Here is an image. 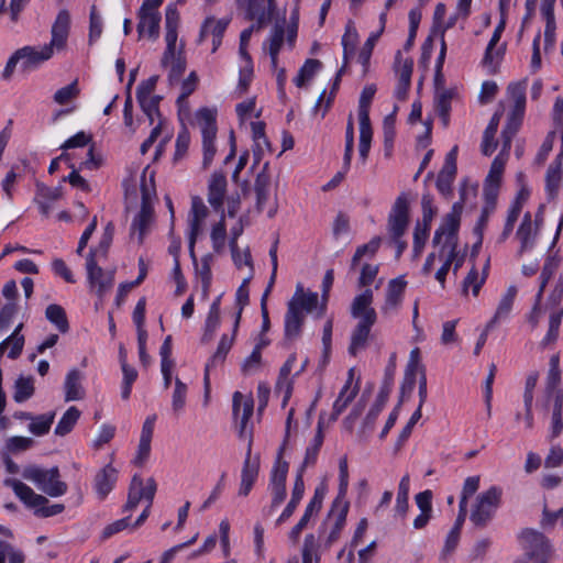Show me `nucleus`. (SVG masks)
Returning a JSON list of instances; mask_svg holds the SVG:
<instances>
[{
    "instance_id": "obj_9",
    "label": "nucleus",
    "mask_w": 563,
    "mask_h": 563,
    "mask_svg": "<svg viewBox=\"0 0 563 563\" xmlns=\"http://www.w3.org/2000/svg\"><path fill=\"white\" fill-rule=\"evenodd\" d=\"M374 294L366 288L362 294L355 296L351 305V316L358 319L356 325L371 330L377 321V313L372 307Z\"/></svg>"
},
{
    "instance_id": "obj_13",
    "label": "nucleus",
    "mask_w": 563,
    "mask_h": 563,
    "mask_svg": "<svg viewBox=\"0 0 563 563\" xmlns=\"http://www.w3.org/2000/svg\"><path fill=\"white\" fill-rule=\"evenodd\" d=\"M465 189L461 190V200L455 202L452 207V211L448 213L442 224L435 230L432 244L434 246L442 243V238H457L460 229L461 213L463 210Z\"/></svg>"
},
{
    "instance_id": "obj_12",
    "label": "nucleus",
    "mask_w": 563,
    "mask_h": 563,
    "mask_svg": "<svg viewBox=\"0 0 563 563\" xmlns=\"http://www.w3.org/2000/svg\"><path fill=\"white\" fill-rule=\"evenodd\" d=\"M178 25H179V12L176 4H168L165 10V41L166 49L162 58V65L167 66L169 58H174L176 53V42L178 37Z\"/></svg>"
},
{
    "instance_id": "obj_11",
    "label": "nucleus",
    "mask_w": 563,
    "mask_h": 563,
    "mask_svg": "<svg viewBox=\"0 0 563 563\" xmlns=\"http://www.w3.org/2000/svg\"><path fill=\"white\" fill-rule=\"evenodd\" d=\"M142 191V202L141 209L139 213L133 219L131 224V235L137 233L139 243H143L144 236L153 221L154 218V209L152 205L151 194L146 187V184L143 183L141 187Z\"/></svg>"
},
{
    "instance_id": "obj_26",
    "label": "nucleus",
    "mask_w": 563,
    "mask_h": 563,
    "mask_svg": "<svg viewBox=\"0 0 563 563\" xmlns=\"http://www.w3.org/2000/svg\"><path fill=\"white\" fill-rule=\"evenodd\" d=\"M353 374H354V369L351 368L349 371V378L333 404L332 413H331V420H333V421L339 418V416L346 409V407L353 401V399L356 397V395L358 393L357 385H355L353 388H351L352 380H353Z\"/></svg>"
},
{
    "instance_id": "obj_10",
    "label": "nucleus",
    "mask_w": 563,
    "mask_h": 563,
    "mask_svg": "<svg viewBox=\"0 0 563 563\" xmlns=\"http://www.w3.org/2000/svg\"><path fill=\"white\" fill-rule=\"evenodd\" d=\"M157 485L153 477H150L144 486L142 477L135 474L130 484L128 500L123 507V511L135 509L142 498L152 505Z\"/></svg>"
},
{
    "instance_id": "obj_39",
    "label": "nucleus",
    "mask_w": 563,
    "mask_h": 563,
    "mask_svg": "<svg viewBox=\"0 0 563 563\" xmlns=\"http://www.w3.org/2000/svg\"><path fill=\"white\" fill-rule=\"evenodd\" d=\"M358 43V33L350 21L345 26V33L342 36L343 46V64L349 63L350 58L354 56L356 45Z\"/></svg>"
},
{
    "instance_id": "obj_54",
    "label": "nucleus",
    "mask_w": 563,
    "mask_h": 563,
    "mask_svg": "<svg viewBox=\"0 0 563 563\" xmlns=\"http://www.w3.org/2000/svg\"><path fill=\"white\" fill-rule=\"evenodd\" d=\"M457 243H459V238L444 236V242L441 244L440 256H443L446 251H448V254H446L444 263L442 264V266L440 268L444 269L448 273L451 268V265L456 260V256L459 253L457 252Z\"/></svg>"
},
{
    "instance_id": "obj_50",
    "label": "nucleus",
    "mask_w": 563,
    "mask_h": 563,
    "mask_svg": "<svg viewBox=\"0 0 563 563\" xmlns=\"http://www.w3.org/2000/svg\"><path fill=\"white\" fill-rule=\"evenodd\" d=\"M371 330L365 329V327L355 325L351 333V341L349 345V353L353 356H356L361 350H364L367 345V340L369 338Z\"/></svg>"
},
{
    "instance_id": "obj_59",
    "label": "nucleus",
    "mask_w": 563,
    "mask_h": 563,
    "mask_svg": "<svg viewBox=\"0 0 563 563\" xmlns=\"http://www.w3.org/2000/svg\"><path fill=\"white\" fill-rule=\"evenodd\" d=\"M187 397V385L183 383L178 377L175 379V389L172 398V408L174 412L179 413L185 405Z\"/></svg>"
},
{
    "instance_id": "obj_5",
    "label": "nucleus",
    "mask_w": 563,
    "mask_h": 563,
    "mask_svg": "<svg viewBox=\"0 0 563 563\" xmlns=\"http://www.w3.org/2000/svg\"><path fill=\"white\" fill-rule=\"evenodd\" d=\"M520 543L533 563H549L552 549L545 536L533 529H523L519 534Z\"/></svg>"
},
{
    "instance_id": "obj_28",
    "label": "nucleus",
    "mask_w": 563,
    "mask_h": 563,
    "mask_svg": "<svg viewBox=\"0 0 563 563\" xmlns=\"http://www.w3.org/2000/svg\"><path fill=\"white\" fill-rule=\"evenodd\" d=\"M82 374L77 368L68 372L64 383L65 401L80 400L85 397Z\"/></svg>"
},
{
    "instance_id": "obj_1",
    "label": "nucleus",
    "mask_w": 563,
    "mask_h": 563,
    "mask_svg": "<svg viewBox=\"0 0 563 563\" xmlns=\"http://www.w3.org/2000/svg\"><path fill=\"white\" fill-rule=\"evenodd\" d=\"M4 485L11 487L16 497L27 507L34 509V515L40 518H48L64 511L63 504L48 505V499L36 494L31 487L15 478L4 479Z\"/></svg>"
},
{
    "instance_id": "obj_18",
    "label": "nucleus",
    "mask_w": 563,
    "mask_h": 563,
    "mask_svg": "<svg viewBox=\"0 0 563 563\" xmlns=\"http://www.w3.org/2000/svg\"><path fill=\"white\" fill-rule=\"evenodd\" d=\"M70 27V14L67 10L63 9L58 12L55 22L52 25V38L47 46L54 52V49L60 51L66 46V42L69 34Z\"/></svg>"
},
{
    "instance_id": "obj_29",
    "label": "nucleus",
    "mask_w": 563,
    "mask_h": 563,
    "mask_svg": "<svg viewBox=\"0 0 563 563\" xmlns=\"http://www.w3.org/2000/svg\"><path fill=\"white\" fill-rule=\"evenodd\" d=\"M161 13H147L139 11L137 33L143 36L147 33L152 40H157L161 30Z\"/></svg>"
},
{
    "instance_id": "obj_34",
    "label": "nucleus",
    "mask_w": 563,
    "mask_h": 563,
    "mask_svg": "<svg viewBox=\"0 0 563 563\" xmlns=\"http://www.w3.org/2000/svg\"><path fill=\"white\" fill-rule=\"evenodd\" d=\"M323 440L324 435L322 430V423L321 421H319L317 426V432L311 443L306 449L305 457L299 470L305 471L308 466L316 464L319 451L323 444Z\"/></svg>"
},
{
    "instance_id": "obj_31",
    "label": "nucleus",
    "mask_w": 563,
    "mask_h": 563,
    "mask_svg": "<svg viewBox=\"0 0 563 563\" xmlns=\"http://www.w3.org/2000/svg\"><path fill=\"white\" fill-rule=\"evenodd\" d=\"M305 319V314H298L294 311V308L286 310L284 321V336L286 341H295L301 335Z\"/></svg>"
},
{
    "instance_id": "obj_20",
    "label": "nucleus",
    "mask_w": 563,
    "mask_h": 563,
    "mask_svg": "<svg viewBox=\"0 0 563 563\" xmlns=\"http://www.w3.org/2000/svg\"><path fill=\"white\" fill-rule=\"evenodd\" d=\"M227 177L223 173H213L208 184V202L214 211L223 212V202L227 194Z\"/></svg>"
},
{
    "instance_id": "obj_52",
    "label": "nucleus",
    "mask_w": 563,
    "mask_h": 563,
    "mask_svg": "<svg viewBox=\"0 0 563 563\" xmlns=\"http://www.w3.org/2000/svg\"><path fill=\"white\" fill-rule=\"evenodd\" d=\"M253 140L255 142V148L253 150L255 164L261 161V140L265 142V147L271 151V143L265 135V123L263 121H256L251 123Z\"/></svg>"
},
{
    "instance_id": "obj_19",
    "label": "nucleus",
    "mask_w": 563,
    "mask_h": 563,
    "mask_svg": "<svg viewBox=\"0 0 563 563\" xmlns=\"http://www.w3.org/2000/svg\"><path fill=\"white\" fill-rule=\"evenodd\" d=\"M16 52L21 59V66L24 70H30L37 67L42 63L48 60L54 53L46 44L41 48H36L34 46H24L16 49Z\"/></svg>"
},
{
    "instance_id": "obj_2",
    "label": "nucleus",
    "mask_w": 563,
    "mask_h": 563,
    "mask_svg": "<svg viewBox=\"0 0 563 563\" xmlns=\"http://www.w3.org/2000/svg\"><path fill=\"white\" fill-rule=\"evenodd\" d=\"M23 478L33 482L42 492L51 497H58L67 492V484L59 479V468L54 466L44 470L37 465H29L22 472Z\"/></svg>"
},
{
    "instance_id": "obj_37",
    "label": "nucleus",
    "mask_w": 563,
    "mask_h": 563,
    "mask_svg": "<svg viewBox=\"0 0 563 563\" xmlns=\"http://www.w3.org/2000/svg\"><path fill=\"white\" fill-rule=\"evenodd\" d=\"M323 543L313 533H308L303 539L301 549L302 563H320V549Z\"/></svg>"
},
{
    "instance_id": "obj_14",
    "label": "nucleus",
    "mask_w": 563,
    "mask_h": 563,
    "mask_svg": "<svg viewBox=\"0 0 563 563\" xmlns=\"http://www.w3.org/2000/svg\"><path fill=\"white\" fill-rule=\"evenodd\" d=\"M86 268L91 287L96 289L99 297H102L113 285V274L98 266L92 251L88 253Z\"/></svg>"
},
{
    "instance_id": "obj_24",
    "label": "nucleus",
    "mask_w": 563,
    "mask_h": 563,
    "mask_svg": "<svg viewBox=\"0 0 563 563\" xmlns=\"http://www.w3.org/2000/svg\"><path fill=\"white\" fill-rule=\"evenodd\" d=\"M407 286V282L402 276L390 279L386 289V298L385 303L382 307V311L384 313H388L390 311L397 310L400 306L405 289Z\"/></svg>"
},
{
    "instance_id": "obj_36",
    "label": "nucleus",
    "mask_w": 563,
    "mask_h": 563,
    "mask_svg": "<svg viewBox=\"0 0 563 563\" xmlns=\"http://www.w3.org/2000/svg\"><path fill=\"white\" fill-rule=\"evenodd\" d=\"M505 18L506 16H501L500 22L498 23V25L495 27V30L493 32V35L490 37V41H489V43L486 47L485 54H484V58H483L484 65H490L494 62L495 56L498 57L504 54V51H505L504 45L498 47L495 53H494V48L500 41L501 34L505 30V26H506Z\"/></svg>"
},
{
    "instance_id": "obj_56",
    "label": "nucleus",
    "mask_w": 563,
    "mask_h": 563,
    "mask_svg": "<svg viewBox=\"0 0 563 563\" xmlns=\"http://www.w3.org/2000/svg\"><path fill=\"white\" fill-rule=\"evenodd\" d=\"M79 93L80 89L78 87V80L75 79L69 85L58 89L54 93L53 99L56 103L64 106L69 103L71 100L76 99L79 96Z\"/></svg>"
},
{
    "instance_id": "obj_17",
    "label": "nucleus",
    "mask_w": 563,
    "mask_h": 563,
    "mask_svg": "<svg viewBox=\"0 0 563 563\" xmlns=\"http://www.w3.org/2000/svg\"><path fill=\"white\" fill-rule=\"evenodd\" d=\"M230 19L207 18L200 29L199 43L203 42L209 35L212 36V53H214L222 43V37L229 26Z\"/></svg>"
},
{
    "instance_id": "obj_30",
    "label": "nucleus",
    "mask_w": 563,
    "mask_h": 563,
    "mask_svg": "<svg viewBox=\"0 0 563 563\" xmlns=\"http://www.w3.org/2000/svg\"><path fill=\"white\" fill-rule=\"evenodd\" d=\"M516 296H517L516 286H509L506 294L500 299L494 317L487 323L488 329H493L498 321L505 320L508 318V316L511 312Z\"/></svg>"
},
{
    "instance_id": "obj_64",
    "label": "nucleus",
    "mask_w": 563,
    "mask_h": 563,
    "mask_svg": "<svg viewBox=\"0 0 563 563\" xmlns=\"http://www.w3.org/2000/svg\"><path fill=\"white\" fill-rule=\"evenodd\" d=\"M379 37H380L379 33H372L358 53V57H357L358 63L362 64V66L365 69L367 68V66L369 64V59H371L373 49H374L375 44Z\"/></svg>"
},
{
    "instance_id": "obj_16",
    "label": "nucleus",
    "mask_w": 563,
    "mask_h": 563,
    "mask_svg": "<svg viewBox=\"0 0 563 563\" xmlns=\"http://www.w3.org/2000/svg\"><path fill=\"white\" fill-rule=\"evenodd\" d=\"M324 499V492L321 488H316L312 498L306 506L305 512L299 521L291 528L288 538L292 543H297L301 532L307 528L313 515H317L321 508Z\"/></svg>"
},
{
    "instance_id": "obj_8",
    "label": "nucleus",
    "mask_w": 563,
    "mask_h": 563,
    "mask_svg": "<svg viewBox=\"0 0 563 563\" xmlns=\"http://www.w3.org/2000/svg\"><path fill=\"white\" fill-rule=\"evenodd\" d=\"M395 372H396L395 355H393L389 360L388 365L385 368L383 383H382L379 393L376 397V400L373 404V406L371 407L369 411L367 412V415L364 419L365 427L373 428L377 417L384 409V407L389 398V395L391 393V389H393Z\"/></svg>"
},
{
    "instance_id": "obj_40",
    "label": "nucleus",
    "mask_w": 563,
    "mask_h": 563,
    "mask_svg": "<svg viewBox=\"0 0 563 563\" xmlns=\"http://www.w3.org/2000/svg\"><path fill=\"white\" fill-rule=\"evenodd\" d=\"M80 415L81 412L77 407H69L63 415V417L59 419L54 430V433L58 437H65L66 434L71 432L77 421L79 420Z\"/></svg>"
},
{
    "instance_id": "obj_45",
    "label": "nucleus",
    "mask_w": 563,
    "mask_h": 563,
    "mask_svg": "<svg viewBox=\"0 0 563 563\" xmlns=\"http://www.w3.org/2000/svg\"><path fill=\"white\" fill-rule=\"evenodd\" d=\"M252 277L253 275L250 274L249 277L244 278L235 294V305L238 307V312L234 320V332L238 331L243 309L249 305V284Z\"/></svg>"
},
{
    "instance_id": "obj_27",
    "label": "nucleus",
    "mask_w": 563,
    "mask_h": 563,
    "mask_svg": "<svg viewBox=\"0 0 563 563\" xmlns=\"http://www.w3.org/2000/svg\"><path fill=\"white\" fill-rule=\"evenodd\" d=\"M24 324L22 322L19 323L13 330V332L0 343V358L4 355L8 349L9 358L16 360L20 357L25 344V338L21 333Z\"/></svg>"
},
{
    "instance_id": "obj_25",
    "label": "nucleus",
    "mask_w": 563,
    "mask_h": 563,
    "mask_svg": "<svg viewBox=\"0 0 563 563\" xmlns=\"http://www.w3.org/2000/svg\"><path fill=\"white\" fill-rule=\"evenodd\" d=\"M117 479L118 472L111 464L106 465L96 474L93 487L100 500L106 499L113 489Z\"/></svg>"
},
{
    "instance_id": "obj_6",
    "label": "nucleus",
    "mask_w": 563,
    "mask_h": 563,
    "mask_svg": "<svg viewBox=\"0 0 563 563\" xmlns=\"http://www.w3.org/2000/svg\"><path fill=\"white\" fill-rule=\"evenodd\" d=\"M350 509L347 500L334 499L332 501L327 519L322 522L319 532L325 529L329 521H333L330 532L323 540L324 550H329L339 539L346 523V517Z\"/></svg>"
},
{
    "instance_id": "obj_23",
    "label": "nucleus",
    "mask_w": 563,
    "mask_h": 563,
    "mask_svg": "<svg viewBox=\"0 0 563 563\" xmlns=\"http://www.w3.org/2000/svg\"><path fill=\"white\" fill-rule=\"evenodd\" d=\"M260 471V460L258 457H251V444L249 445V450L243 463V467L241 471V484L239 488V495L246 497L253 488L254 483L257 479Z\"/></svg>"
},
{
    "instance_id": "obj_57",
    "label": "nucleus",
    "mask_w": 563,
    "mask_h": 563,
    "mask_svg": "<svg viewBox=\"0 0 563 563\" xmlns=\"http://www.w3.org/2000/svg\"><path fill=\"white\" fill-rule=\"evenodd\" d=\"M375 92V85H367L363 88L358 100V118H369V107Z\"/></svg>"
},
{
    "instance_id": "obj_35",
    "label": "nucleus",
    "mask_w": 563,
    "mask_h": 563,
    "mask_svg": "<svg viewBox=\"0 0 563 563\" xmlns=\"http://www.w3.org/2000/svg\"><path fill=\"white\" fill-rule=\"evenodd\" d=\"M268 163H266L263 167V170L257 174L254 183V190L256 194V208L258 211L263 210L264 205L266 203L269 196V186L271 178L266 173V168Z\"/></svg>"
},
{
    "instance_id": "obj_4",
    "label": "nucleus",
    "mask_w": 563,
    "mask_h": 563,
    "mask_svg": "<svg viewBox=\"0 0 563 563\" xmlns=\"http://www.w3.org/2000/svg\"><path fill=\"white\" fill-rule=\"evenodd\" d=\"M240 7L245 8L246 18L256 20V23L244 29L240 35V43L249 45L254 31H260L267 18V13L273 10L275 0H236Z\"/></svg>"
},
{
    "instance_id": "obj_48",
    "label": "nucleus",
    "mask_w": 563,
    "mask_h": 563,
    "mask_svg": "<svg viewBox=\"0 0 563 563\" xmlns=\"http://www.w3.org/2000/svg\"><path fill=\"white\" fill-rule=\"evenodd\" d=\"M210 238L213 251L216 253H221L225 247L227 240V224L224 212L221 213L219 222L212 227Z\"/></svg>"
},
{
    "instance_id": "obj_32",
    "label": "nucleus",
    "mask_w": 563,
    "mask_h": 563,
    "mask_svg": "<svg viewBox=\"0 0 563 563\" xmlns=\"http://www.w3.org/2000/svg\"><path fill=\"white\" fill-rule=\"evenodd\" d=\"M517 238L520 241L519 255L523 254L526 251L530 250L534 245V235L532 220L530 212H527L523 216V219L517 230Z\"/></svg>"
},
{
    "instance_id": "obj_49",
    "label": "nucleus",
    "mask_w": 563,
    "mask_h": 563,
    "mask_svg": "<svg viewBox=\"0 0 563 563\" xmlns=\"http://www.w3.org/2000/svg\"><path fill=\"white\" fill-rule=\"evenodd\" d=\"M322 63L319 59L309 58L305 62L295 77L294 82L297 87H303L307 81L313 78L316 73L321 68Z\"/></svg>"
},
{
    "instance_id": "obj_62",
    "label": "nucleus",
    "mask_w": 563,
    "mask_h": 563,
    "mask_svg": "<svg viewBox=\"0 0 563 563\" xmlns=\"http://www.w3.org/2000/svg\"><path fill=\"white\" fill-rule=\"evenodd\" d=\"M562 179V170L554 169V167H548L545 174V189L551 198L558 194Z\"/></svg>"
},
{
    "instance_id": "obj_33",
    "label": "nucleus",
    "mask_w": 563,
    "mask_h": 563,
    "mask_svg": "<svg viewBox=\"0 0 563 563\" xmlns=\"http://www.w3.org/2000/svg\"><path fill=\"white\" fill-rule=\"evenodd\" d=\"M196 119L201 130L202 137H216L217 112L209 108H201L196 113Z\"/></svg>"
},
{
    "instance_id": "obj_21",
    "label": "nucleus",
    "mask_w": 563,
    "mask_h": 563,
    "mask_svg": "<svg viewBox=\"0 0 563 563\" xmlns=\"http://www.w3.org/2000/svg\"><path fill=\"white\" fill-rule=\"evenodd\" d=\"M319 305V296L313 291H305L301 285H298L291 299L287 303V309L298 314L310 313Z\"/></svg>"
},
{
    "instance_id": "obj_53",
    "label": "nucleus",
    "mask_w": 563,
    "mask_h": 563,
    "mask_svg": "<svg viewBox=\"0 0 563 563\" xmlns=\"http://www.w3.org/2000/svg\"><path fill=\"white\" fill-rule=\"evenodd\" d=\"M395 70L398 76V81H404V84H411V75L413 71L412 58L402 59V54L400 51H398L395 55Z\"/></svg>"
},
{
    "instance_id": "obj_51",
    "label": "nucleus",
    "mask_w": 563,
    "mask_h": 563,
    "mask_svg": "<svg viewBox=\"0 0 563 563\" xmlns=\"http://www.w3.org/2000/svg\"><path fill=\"white\" fill-rule=\"evenodd\" d=\"M456 172L457 167H452L448 165H443V167L439 172L437 178V188L442 195L446 196L451 194L452 183L455 178Z\"/></svg>"
},
{
    "instance_id": "obj_38",
    "label": "nucleus",
    "mask_w": 563,
    "mask_h": 563,
    "mask_svg": "<svg viewBox=\"0 0 563 563\" xmlns=\"http://www.w3.org/2000/svg\"><path fill=\"white\" fill-rule=\"evenodd\" d=\"M285 448L284 445H280L276 461L274 463L271 478H269V485H279V486H286V479L288 474L289 464L287 461L283 460Z\"/></svg>"
},
{
    "instance_id": "obj_61",
    "label": "nucleus",
    "mask_w": 563,
    "mask_h": 563,
    "mask_svg": "<svg viewBox=\"0 0 563 563\" xmlns=\"http://www.w3.org/2000/svg\"><path fill=\"white\" fill-rule=\"evenodd\" d=\"M170 70L168 74L169 82L173 85L178 82L180 77L186 70V59L180 54L174 55V58H169Z\"/></svg>"
},
{
    "instance_id": "obj_55",
    "label": "nucleus",
    "mask_w": 563,
    "mask_h": 563,
    "mask_svg": "<svg viewBox=\"0 0 563 563\" xmlns=\"http://www.w3.org/2000/svg\"><path fill=\"white\" fill-rule=\"evenodd\" d=\"M484 284H485V276L479 277L478 271H477L475 264H473L471 271L468 272V274L466 275V277L464 278V280L462 283L463 295H467L468 288L472 287L473 295L477 296Z\"/></svg>"
},
{
    "instance_id": "obj_44",
    "label": "nucleus",
    "mask_w": 563,
    "mask_h": 563,
    "mask_svg": "<svg viewBox=\"0 0 563 563\" xmlns=\"http://www.w3.org/2000/svg\"><path fill=\"white\" fill-rule=\"evenodd\" d=\"M55 420V412L49 411L43 415L34 416L29 424V431L36 437L45 435L49 432Z\"/></svg>"
},
{
    "instance_id": "obj_7",
    "label": "nucleus",
    "mask_w": 563,
    "mask_h": 563,
    "mask_svg": "<svg viewBox=\"0 0 563 563\" xmlns=\"http://www.w3.org/2000/svg\"><path fill=\"white\" fill-rule=\"evenodd\" d=\"M409 195L401 192L388 214L387 230L390 239L402 238L409 225Z\"/></svg>"
},
{
    "instance_id": "obj_3",
    "label": "nucleus",
    "mask_w": 563,
    "mask_h": 563,
    "mask_svg": "<svg viewBox=\"0 0 563 563\" xmlns=\"http://www.w3.org/2000/svg\"><path fill=\"white\" fill-rule=\"evenodd\" d=\"M501 495V488L492 486L476 497L470 515V520L476 528L484 529L493 520L500 506Z\"/></svg>"
},
{
    "instance_id": "obj_58",
    "label": "nucleus",
    "mask_w": 563,
    "mask_h": 563,
    "mask_svg": "<svg viewBox=\"0 0 563 563\" xmlns=\"http://www.w3.org/2000/svg\"><path fill=\"white\" fill-rule=\"evenodd\" d=\"M478 487H479V476H470L465 479L463 488H462V493H461L460 504H459V508H461V512L465 511V509L467 507L468 498L477 492Z\"/></svg>"
},
{
    "instance_id": "obj_60",
    "label": "nucleus",
    "mask_w": 563,
    "mask_h": 563,
    "mask_svg": "<svg viewBox=\"0 0 563 563\" xmlns=\"http://www.w3.org/2000/svg\"><path fill=\"white\" fill-rule=\"evenodd\" d=\"M235 333L236 332L233 331V335L231 338H229L227 334H223L221 336V340L218 344V349L211 356L209 363H211L212 365H217L218 363L224 362L227 354L232 347Z\"/></svg>"
},
{
    "instance_id": "obj_47",
    "label": "nucleus",
    "mask_w": 563,
    "mask_h": 563,
    "mask_svg": "<svg viewBox=\"0 0 563 563\" xmlns=\"http://www.w3.org/2000/svg\"><path fill=\"white\" fill-rule=\"evenodd\" d=\"M380 242L382 239L379 236H374L368 243L360 245L352 257L351 269H355L363 257L373 258L380 246Z\"/></svg>"
},
{
    "instance_id": "obj_42",
    "label": "nucleus",
    "mask_w": 563,
    "mask_h": 563,
    "mask_svg": "<svg viewBox=\"0 0 563 563\" xmlns=\"http://www.w3.org/2000/svg\"><path fill=\"white\" fill-rule=\"evenodd\" d=\"M455 91L452 89L443 90L435 96V109L444 126L449 125L451 102Z\"/></svg>"
},
{
    "instance_id": "obj_15",
    "label": "nucleus",
    "mask_w": 563,
    "mask_h": 563,
    "mask_svg": "<svg viewBox=\"0 0 563 563\" xmlns=\"http://www.w3.org/2000/svg\"><path fill=\"white\" fill-rule=\"evenodd\" d=\"M208 216V208L206 207L203 200L199 196H194L191 198V208L189 213V253L194 261H196L195 255V244L197 236L201 230L202 221Z\"/></svg>"
},
{
    "instance_id": "obj_46",
    "label": "nucleus",
    "mask_w": 563,
    "mask_h": 563,
    "mask_svg": "<svg viewBox=\"0 0 563 563\" xmlns=\"http://www.w3.org/2000/svg\"><path fill=\"white\" fill-rule=\"evenodd\" d=\"M562 317L563 308H558L551 312L549 318V330L543 340L541 341L542 347H547L548 345L554 343L558 340Z\"/></svg>"
},
{
    "instance_id": "obj_63",
    "label": "nucleus",
    "mask_w": 563,
    "mask_h": 563,
    "mask_svg": "<svg viewBox=\"0 0 563 563\" xmlns=\"http://www.w3.org/2000/svg\"><path fill=\"white\" fill-rule=\"evenodd\" d=\"M262 361V345L256 344L251 355L242 364V372L245 375L253 374L260 368Z\"/></svg>"
},
{
    "instance_id": "obj_43",
    "label": "nucleus",
    "mask_w": 563,
    "mask_h": 563,
    "mask_svg": "<svg viewBox=\"0 0 563 563\" xmlns=\"http://www.w3.org/2000/svg\"><path fill=\"white\" fill-rule=\"evenodd\" d=\"M45 317L58 329L59 332L66 333L69 330L67 316L65 309L62 306L56 303L47 306L45 310Z\"/></svg>"
},
{
    "instance_id": "obj_41",
    "label": "nucleus",
    "mask_w": 563,
    "mask_h": 563,
    "mask_svg": "<svg viewBox=\"0 0 563 563\" xmlns=\"http://www.w3.org/2000/svg\"><path fill=\"white\" fill-rule=\"evenodd\" d=\"M34 378L32 376H19L14 382L13 399L15 402H24L34 395Z\"/></svg>"
},
{
    "instance_id": "obj_22",
    "label": "nucleus",
    "mask_w": 563,
    "mask_h": 563,
    "mask_svg": "<svg viewBox=\"0 0 563 563\" xmlns=\"http://www.w3.org/2000/svg\"><path fill=\"white\" fill-rule=\"evenodd\" d=\"M233 417L238 421L240 420L239 434L244 437L247 422L253 415L254 400L252 397H244L242 393L235 391L233 394Z\"/></svg>"
}]
</instances>
